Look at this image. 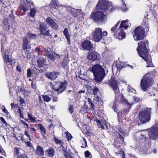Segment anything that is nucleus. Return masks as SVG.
I'll use <instances>...</instances> for the list:
<instances>
[{
	"label": "nucleus",
	"instance_id": "37998d69",
	"mask_svg": "<svg viewBox=\"0 0 158 158\" xmlns=\"http://www.w3.org/2000/svg\"><path fill=\"white\" fill-rule=\"evenodd\" d=\"M127 87V91L129 92H133L135 93L136 91L135 90L132 88L129 85H128Z\"/></svg>",
	"mask_w": 158,
	"mask_h": 158
},
{
	"label": "nucleus",
	"instance_id": "3c124183",
	"mask_svg": "<svg viewBox=\"0 0 158 158\" xmlns=\"http://www.w3.org/2000/svg\"><path fill=\"white\" fill-rule=\"evenodd\" d=\"M20 122L24 125V127L26 126L27 127V129H29V126L27 124V123H26L24 121L22 120H20Z\"/></svg>",
	"mask_w": 158,
	"mask_h": 158
},
{
	"label": "nucleus",
	"instance_id": "473e14b6",
	"mask_svg": "<svg viewBox=\"0 0 158 158\" xmlns=\"http://www.w3.org/2000/svg\"><path fill=\"white\" fill-rule=\"evenodd\" d=\"M36 12L37 10L35 8H34L31 9L30 13V15L31 17L34 18L35 16V15Z\"/></svg>",
	"mask_w": 158,
	"mask_h": 158
},
{
	"label": "nucleus",
	"instance_id": "5701e85b",
	"mask_svg": "<svg viewBox=\"0 0 158 158\" xmlns=\"http://www.w3.org/2000/svg\"><path fill=\"white\" fill-rule=\"evenodd\" d=\"M36 154L40 156H42L44 154L43 148L39 145H38L36 150Z\"/></svg>",
	"mask_w": 158,
	"mask_h": 158
},
{
	"label": "nucleus",
	"instance_id": "dca6fc26",
	"mask_svg": "<svg viewBox=\"0 0 158 158\" xmlns=\"http://www.w3.org/2000/svg\"><path fill=\"white\" fill-rule=\"evenodd\" d=\"M46 23L55 30L58 29V26L54 20L50 17L47 18L45 20Z\"/></svg>",
	"mask_w": 158,
	"mask_h": 158
},
{
	"label": "nucleus",
	"instance_id": "2eb2a0df",
	"mask_svg": "<svg viewBox=\"0 0 158 158\" xmlns=\"http://www.w3.org/2000/svg\"><path fill=\"white\" fill-rule=\"evenodd\" d=\"M81 45L82 47L85 50L92 51L94 49L93 44L89 41L85 40L81 43Z\"/></svg>",
	"mask_w": 158,
	"mask_h": 158
},
{
	"label": "nucleus",
	"instance_id": "79ce46f5",
	"mask_svg": "<svg viewBox=\"0 0 158 158\" xmlns=\"http://www.w3.org/2000/svg\"><path fill=\"white\" fill-rule=\"evenodd\" d=\"M18 111L19 113L20 116L21 118H24V117H23V114L22 113V110H23V108H20V107H18Z\"/></svg>",
	"mask_w": 158,
	"mask_h": 158
},
{
	"label": "nucleus",
	"instance_id": "a211bd4d",
	"mask_svg": "<svg viewBox=\"0 0 158 158\" xmlns=\"http://www.w3.org/2000/svg\"><path fill=\"white\" fill-rule=\"evenodd\" d=\"M122 100V102L125 104L129 105L130 106L134 103V102H139L140 101L139 98H135L134 97H132L131 98V100H130L129 102H128L127 100L124 98L123 95H121Z\"/></svg>",
	"mask_w": 158,
	"mask_h": 158
},
{
	"label": "nucleus",
	"instance_id": "603ef678",
	"mask_svg": "<svg viewBox=\"0 0 158 158\" xmlns=\"http://www.w3.org/2000/svg\"><path fill=\"white\" fill-rule=\"evenodd\" d=\"M3 23L6 26L8 25V20L7 18H5L4 19Z\"/></svg>",
	"mask_w": 158,
	"mask_h": 158
},
{
	"label": "nucleus",
	"instance_id": "e2e57ef3",
	"mask_svg": "<svg viewBox=\"0 0 158 158\" xmlns=\"http://www.w3.org/2000/svg\"><path fill=\"white\" fill-rule=\"evenodd\" d=\"M54 127V126L53 124H51L48 127V128L49 129V130H50L51 128H53Z\"/></svg>",
	"mask_w": 158,
	"mask_h": 158
},
{
	"label": "nucleus",
	"instance_id": "0eeeda50",
	"mask_svg": "<svg viewBox=\"0 0 158 158\" xmlns=\"http://www.w3.org/2000/svg\"><path fill=\"white\" fill-rule=\"evenodd\" d=\"M110 6L111 7H112L110 2L106 0H99L96 7L98 10L105 12L109 9Z\"/></svg>",
	"mask_w": 158,
	"mask_h": 158
},
{
	"label": "nucleus",
	"instance_id": "cd10ccee",
	"mask_svg": "<svg viewBox=\"0 0 158 158\" xmlns=\"http://www.w3.org/2000/svg\"><path fill=\"white\" fill-rule=\"evenodd\" d=\"M50 7L51 9L53 10L54 9H57L58 4L57 1L56 0H52L50 5Z\"/></svg>",
	"mask_w": 158,
	"mask_h": 158
},
{
	"label": "nucleus",
	"instance_id": "39448f33",
	"mask_svg": "<svg viewBox=\"0 0 158 158\" xmlns=\"http://www.w3.org/2000/svg\"><path fill=\"white\" fill-rule=\"evenodd\" d=\"M153 83V81L150 77V75L147 73L145 74L141 80L140 87L143 91H146L148 87L151 85Z\"/></svg>",
	"mask_w": 158,
	"mask_h": 158
},
{
	"label": "nucleus",
	"instance_id": "bb28decb",
	"mask_svg": "<svg viewBox=\"0 0 158 158\" xmlns=\"http://www.w3.org/2000/svg\"><path fill=\"white\" fill-rule=\"evenodd\" d=\"M55 150L53 148H50L46 151L47 155L50 157H52L54 156Z\"/></svg>",
	"mask_w": 158,
	"mask_h": 158
},
{
	"label": "nucleus",
	"instance_id": "c9c22d12",
	"mask_svg": "<svg viewBox=\"0 0 158 158\" xmlns=\"http://www.w3.org/2000/svg\"><path fill=\"white\" fill-rule=\"evenodd\" d=\"M33 125H30V127L29 126V129L30 130L29 131L31 134H36V130L33 127Z\"/></svg>",
	"mask_w": 158,
	"mask_h": 158
},
{
	"label": "nucleus",
	"instance_id": "4be33fe9",
	"mask_svg": "<svg viewBox=\"0 0 158 158\" xmlns=\"http://www.w3.org/2000/svg\"><path fill=\"white\" fill-rule=\"evenodd\" d=\"M47 28V25L44 23H40L39 27V30L40 31V34H43V32H45Z\"/></svg>",
	"mask_w": 158,
	"mask_h": 158
},
{
	"label": "nucleus",
	"instance_id": "f257e3e1",
	"mask_svg": "<svg viewBox=\"0 0 158 158\" xmlns=\"http://www.w3.org/2000/svg\"><path fill=\"white\" fill-rule=\"evenodd\" d=\"M119 22L117 23L111 29V33L117 39L121 40L126 37V33L124 31L131 25V24L127 20L122 21L119 26L118 24Z\"/></svg>",
	"mask_w": 158,
	"mask_h": 158
},
{
	"label": "nucleus",
	"instance_id": "f3484780",
	"mask_svg": "<svg viewBox=\"0 0 158 158\" xmlns=\"http://www.w3.org/2000/svg\"><path fill=\"white\" fill-rule=\"evenodd\" d=\"M55 87L57 86L59 87L56 89V90L58 92V93H60L63 92L66 89V84L64 82H58L55 85Z\"/></svg>",
	"mask_w": 158,
	"mask_h": 158
},
{
	"label": "nucleus",
	"instance_id": "9d476101",
	"mask_svg": "<svg viewBox=\"0 0 158 158\" xmlns=\"http://www.w3.org/2000/svg\"><path fill=\"white\" fill-rule=\"evenodd\" d=\"M92 35L93 40L95 42H99L102 38V30L100 28H95Z\"/></svg>",
	"mask_w": 158,
	"mask_h": 158
},
{
	"label": "nucleus",
	"instance_id": "c756f323",
	"mask_svg": "<svg viewBox=\"0 0 158 158\" xmlns=\"http://www.w3.org/2000/svg\"><path fill=\"white\" fill-rule=\"evenodd\" d=\"M46 56H47L49 59L52 61H54L55 60V57L54 55L50 52H47L45 54Z\"/></svg>",
	"mask_w": 158,
	"mask_h": 158
},
{
	"label": "nucleus",
	"instance_id": "393cba45",
	"mask_svg": "<svg viewBox=\"0 0 158 158\" xmlns=\"http://www.w3.org/2000/svg\"><path fill=\"white\" fill-rule=\"evenodd\" d=\"M28 45V39L27 37L25 36L23 37V50H25L27 49Z\"/></svg>",
	"mask_w": 158,
	"mask_h": 158
},
{
	"label": "nucleus",
	"instance_id": "c03bdc74",
	"mask_svg": "<svg viewBox=\"0 0 158 158\" xmlns=\"http://www.w3.org/2000/svg\"><path fill=\"white\" fill-rule=\"evenodd\" d=\"M118 131L122 133L124 135H127V131H123L120 127H118Z\"/></svg>",
	"mask_w": 158,
	"mask_h": 158
},
{
	"label": "nucleus",
	"instance_id": "052dcab7",
	"mask_svg": "<svg viewBox=\"0 0 158 158\" xmlns=\"http://www.w3.org/2000/svg\"><path fill=\"white\" fill-rule=\"evenodd\" d=\"M64 155L66 158H73L68 152L65 153Z\"/></svg>",
	"mask_w": 158,
	"mask_h": 158
},
{
	"label": "nucleus",
	"instance_id": "2f4dec72",
	"mask_svg": "<svg viewBox=\"0 0 158 158\" xmlns=\"http://www.w3.org/2000/svg\"><path fill=\"white\" fill-rule=\"evenodd\" d=\"M53 139L56 143L59 144L61 147H63V145L64 144L63 142L61 140H60L56 138L55 136L53 137Z\"/></svg>",
	"mask_w": 158,
	"mask_h": 158
},
{
	"label": "nucleus",
	"instance_id": "09e8293b",
	"mask_svg": "<svg viewBox=\"0 0 158 158\" xmlns=\"http://www.w3.org/2000/svg\"><path fill=\"white\" fill-rule=\"evenodd\" d=\"M99 91L98 89L96 87H94L93 89V94L94 95H97V93Z\"/></svg>",
	"mask_w": 158,
	"mask_h": 158
},
{
	"label": "nucleus",
	"instance_id": "ddd939ff",
	"mask_svg": "<svg viewBox=\"0 0 158 158\" xmlns=\"http://www.w3.org/2000/svg\"><path fill=\"white\" fill-rule=\"evenodd\" d=\"M1 51L3 52V60L5 64L7 65V67L9 68H11L12 66V61L10 59L8 56L9 52L8 50H5L3 52V49L2 48Z\"/></svg>",
	"mask_w": 158,
	"mask_h": 158
},
{
	"label": "nucleus",
	"instance_id": "a878e982",
	"mask_svg": "<svg viewBox=\"0 0 158 158\" xmlns=\"http://www.w3.org/2000/svg\"><path fill=\"white\" fill-rule=\"evenodd\" d=\"M129 111V110L128 109H126L120 112H118V117L119 118L123 117Z\"/></svg>",
	"mask_w": 158,
	"mask_h": 158
},
{
	"label": "nucleus",
	"instance_id": "4c0bfd02",
	"mask_svg": "<svg viewBox=\"0 0 158 158\" xmlns=\"http://www.w3.org/2000/svg\"><path fill=\"white\" fill-rule=\"evenodd\" d=\"M27 35L30 39H35L36 38V35L35 34H33L29 32L27 33Z\"/></svg>",
	"mask_w": 158,
	"mask_h": 158
},
{
	"label": "nucleus",
	"instance_id": "6e6d98bb",
	"mask_svg": "<svg viewBox=\"0 0 158 158\" xmlns=\"http://www.w3.org/2000/svg\"><path fill=\"white\" fill-rule=\"evenodd\" d=\"M0 153H1L2 155H5V152L3 150V149L1 146L0 145Z\"/></svg>",
	"mask_w": 158,
	"mask_h": 158
},
{
	"label": "nucleus",
	"instance_id": "338daca9",
	"mask_svg": "<svg viewBox=\"0 0 158 158\" xmlns=\"http://www.w3.org/2000/svg\"><path fill=\"white\" fill-rule=\"evenodd\" d=\"M0 119L5 124H7L6 122L5 121V119L3 118L2 117H1Z\"/></svg>",
	"mask_w": 158,
	"mask_h": 158
},
{
	"label": "nucleus",
	"instance_id": "72a5a7b5",
	"mask_svg": "<svg viewBox=\"0 0 158 158\" xmlns=\"http://www.w3.org/2000/svg\"><path fill=\"white\" fill-rule=\"evenodd\" d=\"M39 128L41 131V133L42 135L46 134V131L44 127L41 124H39Z\"/></svg>",
	"mask_w": 158,
	"mask_h": 158
},
{
	"label": "nucleus",
	"instance_id": "7c9ffc66",
	"mask_svg": "<svg viewBox=\"0 0 158 158\" xmlns=\"http://www.w3.org/2000/svg\"><path fill=\"white\" fill-rule=\"evenodd\" d=\"M95 120L97 123L99 127H101L102 129H105L104 126L106 124V122L103 123H102L99 120H98V119H95Z\"/></svg>",
	"mask_w": 158,
	"mask_h": 158
},
{
	"label": "nucleus",
	"instance_id": "58836bf2",
	"mask_svg": "<svg viewBox=\"0 0 158 158\" xmlns=\"http://www.w3.org/2000/svg\"><path fill=\"white\" fill-rule=\"evenodd\" d=\"M81 142L82 144L81 147L82 148H85L87 146V144L85 139L84 138H83L82 140H81Z\"/></svg>",
	"mask_w": 158,
	"mask_h": 158
},
{
	"label": "nucleus",
	"instance_id": "6ab92c4d",
	"mask_svg": "<svg viewBox=\"0 0 158 158\" xmlns=\"http://www.w3.org/2000/svg\"><path fill=\"white\" fill-rule=\"evenodd\" d=\"M99 55L97 52H89L87 56V58L93 61H95L99 59Z\"/></svg>",
	"mask_w": 158,
	"mask_h": 158
},
{
	"label": "nucleus",
	"instance_id": "b1692460",
	"mask_svg": "<svg viewBox=\"0 0 158 158\" xmlns=\"http://www.w3.org/2000/svg\"><path fill=\"white\" fill-rule=\"evenodd\" d=\"M63 33L65 36V38L68 41V44H70V35H69V32L67 28H65L64 29Z\"/></svg>",
	"mask_w": 158,
	"mask_h": 158
},
{
	"label": "nucleus",
	"instance_id": "0e129e2a",
	"mask_svg": "<svg viewBox=\"0 0 158 158\" xmlns=\"http://www.w3.org/2000/svg\"><path fill=\"white\" fill-rule=\"evenodd\" d=\"M15 156H16L17 157H21L22 156L21 154L19 153V152H18V154L15 153Z\"/></svg>",
	"mask_w": 158,
	"mask_h": 158
},
{
	"label": "nucleus",
	"instance_id": "1a4fd4ad",
	"mask_svg": "<svg viewBox=\"0 0 158 158\" xmlns=\"http://www.w3.org/2000/svg\"><path fill=\"white\" fill-rule=\"evenodd\" d=\"M109 83L110 87L114 91L116 95L118 96L119 94V90L118 85L115 78L111 77L109 81Z\"/></svg>",
	"mask_w": 158,
	"mask_h": 158
},
{
	"label": "nucleus",
	"instance_id": "8fccbe9b",
	"mask_svg": "<svg viewBox=\"0 0 158 158\" xmlns=\"http://www.w3.org/2000/svg\"><path fill=\"white\" fill-rule=\"evenodd\" d=\"M24 135L28 138V139L31 140L30 136L29 134L28 131L27 130L24 131Z\"/></svg>",
	"mask_w": 158,
	"mask_h": 158
},
{
	"label": "nucleus",
	"instance_id": "a19ab883",
	"mask_svg": "<svg viewBox=\"0 0 158 158\" xmlns=\"http://www.w3.org/2000/svg\"><path fill=\"white\" fill-rule=\"evenodd\" d=\"M42 97L43 98L45 101L47 102H49L51 100V98L47 95H42Z\"/></svg>",
	"mask_w": 158,
	"mask_h": 158
},
{
	"label": "nucleus",
	"instance_id": "de8ad7c7",
	"mask_svg": "<svg viewBox=\"0 0 158 158\" xmlns=\"http://www.w3.org/2000/svg\"><path fill=\"white\" fill-rule=\"evenodd\" d=\"M31 87L33 89H35L36 88V85L35 81H31Z\"/></svg>",
	"mask_w": 158,
	"mask_h": 158
},
{
	"label": "nucleus",
	"instance_id": "ea45409f",
	"mask_svg": "<svg viewBox=\"0 0 158 158\" xmlns=\"http://www.w3.org/2000/svg\"><path fill=\"white\" fill-rule=\"evenodd\" d=\"M28 117L29 120H30V121L32 122L33 123H35L36 120L35 118L33 117L32 114L29 113H28Z\"/></svg>",
	"mask_w": 158,
	"mask_h": 158
},
{
	"label": "nucleus",
	"instance_id": "774afa93",
	"mask_svg": "<svg viewBox=\"0 0 158 158\" xmlns=\"http://www.w3.org/2000/svg\"><path fill=\"white\" fill-rule=\"evenodd\" d=\"M14 151L15 153L18 154V152H19V149L17 148H14Z\"/></svg>",
	"mask_w": 158,
	"mask_h": 158
},
{
	"label": "nucleus",
	"instance_id": "680f3d73",
	"mask_svg": "<svg viewBox=\"0 0 158 158\" xmlns=\"http://www.w3.org/2000/svg\"><path fill=\"white\" fill-rule=\"evenodd\" d=\"M115 103H116V102H115L112 108L114 109V111L115 112H117V107H116V106Z\"/></svg>",
	"mask_w": 158,
	"mask_h": 158
},
{
	"label": "nucleus",
	"instance_id": "7ed1b4c3",
	"mask_svg": "<svg viewBox=\"0 0 158 158\" xmlns=\"http://www.w3.org/2000/svg\"><path fill=\"white\" fill-rule=\"evenodd\" d=\"M90 71L93 73L95 80L98 82L102 81L106 75L104 69L99 64L93 65Z\"/></svg>",
	"mask_w": 158,
	"mask_h": 158
},
{
	"label": "nucleus",
	"instance_id": "9b49d317",
	"mask_svg": "<svg viewBox=\"0 0 158 158\" xmlns=\"http://www.w3.org/2000/svg\"><path fill=\"white\" fill-rule=\"evenodd\" d=\"M148 136L151 139L156 140L158 138V127L154 125L149 132Z\"/></svg>",
	"mask_w": 158,
	"mask_h": 158
},
{
	"label": "nucleus",
	"instance_id": "412c9836",
	"mask_svg": "<svg viewBox=\"0 0 158 158\" xmlns=\"http://www.w3.org/2000/svg\"><path fill=\"white\" fill-rule=\"evenodd\" d=\"M60 74V73L58 72H52L48 73L46 74V77L52 80L55 79L57 77V76Z\"/></svg>",
	"mask_w": 158,
	"mask_h": 158
},
{
	"label": "nucleus",
	"instance_id": "bf43d9fd",
	"mask_svg": "<svg viewBox=\"0 0 158 158\" xmlns=\"http://www.w3.org/2000/svg\"><path fill=\"white\" fill-rule=\"evenodd\" d=\"M85 156L86 157H87L89 156L90 154V153L89 151H85Z\"/></svg>",
	"mask_w": 158,
	"mask_h": 158
},
{
	"label": "nucleus",
	"instance_id": "4d7b16f0",
	"mask_svg": "<svg viewBox=\"0 0 158 158\" xmlns=\"http://www.w3.org/2000/svg\"><path fill=\"white\" fill-rule=\"evenodd\" d=\"M27 75L28 77H30L31 76V70L29 69L27 70Z\"/></svg>",
	"mask_w": 158,
	"mask_h": 158
},
{
	"label": "nucleus",
	"instance_id": "aec40b11",
	"mask_svg": "<svg viewBox=\"0 0 158 158\" xmlns=\"http://www.w3.org/2000/svg\"><path fill=\"white\" fill-rule=\"evenodd\" d=\"M71 11V13L72 15L75 17H77L79 18L83 16V13L78 10H76L73 9Z\"/></svg>",
	"mask_w": 158,
	"mask_h": 158
},
{
	"label": "nucleus",
	"instance_id": "864d4df0",
	"mask_svg": "<svg viewBox=\"0 0 158 158\" xmlns=\"http://www.w3.org/2000/svg\"><path fill=\"white\" fill-rule=\"evenodd\" d=\"M11 109L14 110L15 108L16 109L18 107V105L16 104H15L13 103H11Z\"/></svg>",
	"mask_w": 158,
	"mask_h": 158
},
{
	"label": "nucleus",
	"instance_id": "f8f14e48",
	"mask_svg": "<svg viewBox=\"0 0 158 158\" xmlns=\"http://www.w3.org/2000/svg\"><path fill=\"white\" fill-rule=\"evenodd\" d=\"M148 136L151 139L156 140L158 138V127L154 125L149 132Z\"/></svg>",
	"mask_w": 158,
	"mask_h": 158
},
{
	"label": "nucleus",
	"instance_id": "4468645a",
	"mask_svg": "<svg viewBox=\"0 0 158 158\" xmlns=\"http://www.w3.org/2000/svg\"><path fill=\"white\" fill-rule=\"evenodd\" d=\"M31 5H34L32 2L27 0H24L23 3L21 4L20 7L24 12H25L29 9Z\"/></svg>",
	"mask_w": 158,
	"mask_h": 158
},
{
	"label": "nucleus",
	"instance_id": "f03ea898",
	"mask_svg": "<svg viewBox=\"0 0 158 158\" xmlns=\"http://www.w3.org/2000/svg\"><path fill=\"white\" fill-rule=\"evenodd\" d=\"M146 43L144 41L138 43L137 49L140 56L146 61L148 63L147 67H151L153 64L152 63L151 56L148 55V52L146 47Z\"/></svg>",
	"mask_w": 158,
	"mask_h": 158
},
{
	"label": "nucleus",
	"instance_id": "e433bc0d",
	"mask_svg": "<svg viewBox=\"0 0 158 158\" xmlns=\"http://www.w3.org/2000/svg\"><path fill=\"white\" fill-rule=\"evenodd\" d=\"M118 138L120 139V141H121V143L123 145H125V143L124 141V138L123 136H121V135L119 134H117V135Z\"/></svg>",
	"mask_w": 158,
	"mask_h": 158
},
{
	"label": "nucleus",
	"instance_id": "20e7f679",
	"mask_svg": "<svg viewBox=\"0 0 158 158\" xmlns=\"http://www.w3.org/2000/svg\"><path fill=\"white\" fill-rule=\"evenodd\" d=\"M92 19L97 23L100 24L105 22L107 19L106 14H104L101 11H96L91 15Z\"/></svg>",
	"mask_w": 158,
	"mask_h": 158
},
{
	"label": "nucleus",
	"instance_id": "49530a36",
	"mask_svg": "<svg viewBox=\"0 0 158 158\" xmlns=\"http://www.w3.org/2000/svg\"><path fill=\"white\" fill-rule=\"evenodd\" d=\"M67 138L68 140H71L72 138V136L71 134L69 133L68 132H66L65 133Z\"/></svg>",
	"mask_w": 158,
	"mask_h": 158
},
{
	"label": "nucleus",
	"instance_id": "6e6552de",
	"mask_svg": "<svg viewBox=\"0 0 158 158\" xmlns=\"http://www.w3.org/2000/svg\"><path fill=\"white\" fill-rule=\"evenodd\" d=\"M134 38L135 40L139 41L143 39L144 35V28L139 27H136L134 31Z\"/></svg>",
	"mask_w": 158,
	"mask_h": 158
},
{
	"label": "nucleus",
	"instance_id": "c85d7f7f",
	"mask_svg": "<svg viewBox=\"0 0 158 158\" xmlns=\"http://www.w3.org/2000/svg\"><path fill=\"white\" fill-rule=\"evenodd\" d=\"M38 65L40 67H41L45 65V60L43 58H41L37 60Z\"/></svg>",
	"mask_w": 158,
	"mask_h": 158
},
{
	"label": "nucleus",
	"instance_id": "f704fd0d",
	"mask_svg": "<svg viewBox=\"0 0 158 158\" xmlns=\"http://www.w3.org/2000/svg\"><path fill=\"white\" fill-rule=\"evenodd\" d=\"M115 66L118 69H120L123 67V63L120 61H117L115 63Z\"/></svg>",
	"mask_w": 158,
	"mask_h": 158
},
{
	"label": "nucleus",
	"instance_id": "13d9d810",
	"mask_svg": "<svg viewBox=\"0 0 158 158\" xmlns=\"http://www.w3.org/2000/svg\"><path fill=\"white\" fill-rule=\"evenodd\" d=\"M94 100L95 101L97 102L99 100V98L97 95H94Z\"/></svg>",
	"mask_w": 158,
	"mask_h": 158
},
{
	"label": "nucleus",
	"instance_id": "5fc2aeb1",
	"mask_svg": "<svg viewBox=\"0 0 158 158\" xmlns=\"http://www.w3.org/2000/svg\"><path fill=\"white\" fill-rule=\"evenodd\" d=\"M73 106L72 105H70L69 106V110L70 113L71 114L73 113Z\"/></svg>",
	"mask_w": 158,
	"mask_h": 158
},
{
	"label": "nucleus",
	"instance_id": "423d86ee",
	"mask_svg": "<svg viewBox=\"0 0 158 158\" xmlns=\"http://www.w3.org/2000/svg\"><path fill=\"white\" fill-rule=\"evenodd\" d=\"M151 112V108H146L142 110L139 113V117L140 121L142 123H145L150 119Z\"/></svg>",
	"mask_w": 158,
	"mask_h": 158
},
{
	"label": "nucleus",
	"instance_id": "69168bd1",
	"mask_svg": "<svg viewBox=\"0 0 158 158\" xmlns=\"http://www.w3.org/2000/svg\"><path fill=\"white\" fill-rule=\"evenodd\" d=\"M58 100V98L57 97L54 96L53 98V100L54 102H56Z\"/></svg>",
	"mask_w": 158,
	"mask_h": 158
},
{
	"label": "nucleus",
	"instance_id": "a18cd8bd",
	"mask_svg": "<svg viewBox=\"0 0 158 158\" xmlns=\"http://www.w3.org/2000/svg\"><path fill=\"white\" fill-rule=\"evenodd\" d=\"M41 35L49 36H50V37H52V35L50 34V31L49 30H48L45 32H44L43 34H41Z\"/></svg>",
	"mask_w": 158,
	"mask_h": 158
}]
</instances>
